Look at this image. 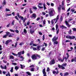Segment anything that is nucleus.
<instances>
[{"label":"nucleus","mask_w":76,"mask_h":76,"mask_svg":"<svg viewBox=\"0 0 76 76\" xmlns=\"http://www.w3.org/2000/svg\"><path fill=\"white\" fill-rule=\"evenodd\" d=\"M14 23H15V20H13L12 21V23H11V25L12 26L14 25H15Z\"/></svg>","instance_id":"obj_29"},{"label":"nucleus","mask_w":76,"mask_h":76,"mask_svg":"<svg viewBox=\"0 0 76 76\" xmlns=\"http://www.w3.org/2000/svg\"><path fill=\"white\" fill-rule=\"evenodd\" d=\"M45 47H42V51H45Z\"/></svg>","instance_id":"obj_36"},{"label":"nucleus","mask_w":76,"mask_h":76,"mask_svg":"<svg viewBox=\"0 0 76 76\" xmlns=\"http://www.w3.org/2000/svg\"><path fill=\"white\" fill-rule=\"evenodd\" d=\"M68 34H72V30L70 29V31H68Z\"/></svg>","instance_id":"obj_30"},{"label":"nucleus","mask_w":76,"mask_h":76,"mask_svg":"<svg viewBox=\"0 0 76 76\" xmlns=\"http://www.w3.org/2000/svg\"><path fill=\"white\" fill-rule=\"evenodd\" d=\"M66 55H67V58H69V53H66Z\"/></svg>","instance_id":"obj_55"},{"label":"nucleus","mask_w":76,"mask_h":76,"mask_svg":"<svg viewBox=\"0 0 76 76\" xmlns=\"http://www.w3.org/2000/svg\"><path fill=\"white\" fill-rule=\"evenodd\" d=\"M60 28H61L62 29H64V28H65V29H67V27L66 26H64V25H62V26H60Z\"/></svg>","instance_id":"obj_19"},{"label":"nucleus","mask_w":76,"mask_h":76,"mask_svg":"<svg viewBox=\"0 0 76 76\" xmlns=\"http://www.w3.org/2000/svg\"><path fill=\"white\" fill-rule=\"evenodd\" d=\"M38 7L39 9H43V7L39 6V5H38Z\"/></svg>","instance_id":"obj_44"},{"label":"nucleus","mask_w":76,"mask_h":76,"mask_svg":"<svg viewBox=\"0 0 76 76\" xmlns=\"http://www.w3.org/2000/svg\"><path fill=\"white\" fill-rule=\"evenodd\" d=\"M29 12L31 14L32 13H33V11L32 10L31 8L29 9Z\"/></svg>","instance_id":"obj_25"},{"label":"nucleus","mask_w":76,"mask_h":76,"mask_svg":"<svg viewBox=\"0 0 76 76\" xmlns=\"http://www.w3.org/2000/svg\"><path fill=\"white\" fill-rule=\"evenodd\" d=\"M26 74H27L28 76H30V75H31V74L30 72H26Z\"/></svg>","instance_id":"obj_24"},{"label":"nucleus","mask_w":76,"mask_h":76,"mask_svg":"<svg viewBox=\"0 0 76 76\" xmlns=\"http://www.w3.org/2000/svg\"><path fill=\"white\" fill-rule=\"evenodd\" d=\"M33 50L34 51H36L37 50V49L36 48L34 47L33 48Z\"/></svg>","instance_id":"obj_34"},{"label":"nucleus","mask_w":76,"mask_h":76,"mask_svg":"<svg viewBox=\"0 0 76 76\" xmlns=\"http://www.w3.org/2000/svg\"><path fill=\"white\" fill-rule=\"evenodd\" d=\"M6 34L3 37V38H7V36H8V35H9V34H10V32H9V31H7L6 32Z\"/></svg>","instance_id":"obj_4"},{"label":"nucleus","mask_w":76,"mask_h":76,"mask_svg":"<svg viewBox=\"0 0 76 76\" xmlns=\"http://www.w3.org/2000/svg\"><path fill=\"white\" fill-rule=\"evenodd\" d=\"M15 32H16V33H17V34H18V33H19V30H15Z\"/></svg>","instance_id":"obj_58"},{"label":"nucleus","mask_w":76,"mask_h":76,"mask_svg":"<svg viewBox=\"0 0 76 76\" xmlns=\"http://www.w3.org/2000/svg\"><path fill=\"white\" fill-rule=\"evenodd\" d=\"M33 45L34 46L36 47V46H37L38 45V44H33Z\"/></svg>","instance_id":"obj_54"},{"label":"nucleus","mask_w":76,"mask_h":76,"mask_svg":"<svg viewBox=\"0 0 76 76\" xmlns=\"http://www.w3.org/2000/svg\"><path fill=\"white\" fill-rule=\"evenodd\" d=\"M6 12H10V9L8 8H6Z\"/></svg>","instance_id":"obj_39"},{"label":"nucleus","mask_w":76,"mask_h":76,"mask_svg":"<svg viewBox=\"0 0 76 76\" xmlns=\"http://www.w3.org/2000/svg\"><path fill=\"white\" fill-rule=\"evenodd\" d=\"M3 4L4 5H6V1H4L3 2Z\"/></svg>","instance_id":"obj_51"},{"label":"nucleus","mask_w":76,"mask_h":76,"mask_svg":"<svg viewBox=\"0 0 76 76\" xmlns=\"http://www.w3.org/2000/svg\"><path fill=\"white\" fill-rule=\"evenodd\" d=\"M23 44H24V43L23 42H21L20 44H19L20 45H22Z\"/></svg>","instance_id":"obj_60"},{"label":"nucleus","mask_w":76,"mask_h":76,"mask_svg":"<svg viewBox=\"0 0 76 76\" xmlns=\"http://www.w3.org/2000/svg\"><path fill=\"white\" fill-rule=\"evenodd\" d=\"M65 22L66 24V25L68 27H70V26H71L69 25V23H68V22H67V21H65Z\"/></svg>","instance_id":"obj_11"},{"label":"nucleus","mask_w":76,"mask_h":76,"mask_svg":"<svg viewBox=\"0 0 76 76\" xmlns=\"http://www.w3.org/2000/svg\"><path fill=\"white\" fill-rule=\"evenodd\" d=\"M70 10V7H69L68 10L66 11V12H69Z\"/></svg>","instance_id":"obj_59"},{"label":"nucleus","mask_w":76,"mask_h":76,"mask_svg":"<svg viewBox=\"0 0 76 76\" xmlns=\"http://www.w3.org/2000/svg\"><path fill=\"white\" fill-rule=\"evenodd\" d=\"M43 8L44 9V10H46V9H47V8L46 7H45V3L43 4Z\"/></svg>","instance_id":"obj_22"},{"label":"nucleus","mask_w":76,"mask_h":76,"mask_svg":"<svg viewBox=\"0 0 76 76\" xmlns=\"http://www.w3.org/2000/svg\"><path fill=\"white\" fill-rule=\"evenodd\" d=\"M34 70H35V69L34 68H32L31 69V72H34Z\"/></svg>","instance_id":"obj_48"},{"label":"nucleus","mask_w":76,"mask_h":76,"mask_svg":"<svg viewBox=\"0 0 76 76\" xmlns=\"http://www.w3.org/2000/svg\"><path fill=\"white\" fill-rule=\"evenodd\" d=\"M39 19H40V18H37V19H36V20H37V21H38V20H39Z\"/></svg>","instance_id":"obj_64"},{"label":"nucleus","mask_w":76,"mask_h":76,"mask_svg":"<svg viewBox=\"0 0 76 76\" xmlns=\"http://www.w3.org/2000/svg\"><path fill=\"white\" fill-rule=\"evenodd\" d=\"M63 66H67V64H62Z\"/></svg>","instance_id":"obj_53"},{"label":"nucleus","mask_w":76,"mask_h":76,"mask_svg":"<svg viewBox=\"0 0 76 76\" xmlns=\"http://www.w3.org/2000/svg\"><path fill=\"white\" fill-rule=\"evenodd\" d=\"M37 17V15L36 14L33 13L32 15V18H34V19H35Z\"/></svg>","instance_id":"obj_16"},{"label":"nucleus","mask_w":76,"mask_h":76,"mask_svg":"<svg viewBox=\"0 0 76 76\" xmlns=\"http://www.w3.org/2000/svg\"><path fill=\"white\" fill-rule=\"evenodd\" d=\"M73 61H75L76 63V57H75L74 58H73L71 60V62H73Z\"/></svg>","instance_id":"obj_17"},{"label":"nucleus","mask_w":76,"mask_h":76,"mask_svg":"<svg viewBox=\"0 0 76 76\" xmlns=\"http://www.w3.org/2000/svg\"><path fill=\"white\" fill-rule=\"evenodd\" d=\"M26 20V17H25L24 18V19H23V23H25V21Z\"/></svg>","instance_id":"obj_43"},{"label":"nucleus","mask_w":76,"mask_h":76,"mask_svg":"<svg viewBox=\"0 0 76 76\" xmlns=\"http://www.w3.org/2000/svg\"><path fill=\"white\" fill-rule=\"evenodd\" d=\"M64 1H63L62 2L61 7H64Z\"/></svg>","instance_id":"obj_31"},{"label":"nucleus","mask_w":76,"mask_h":76,"mask_svg":"<svg viewBox=\"0 0 76 76\" xmlns=\"http://www.w3.org/2000/svg\"><path fill=\"white\" fill-rule=\"evenodd\" d=\"M15 18L17 20L19 21V18L17 16H15Z\"/></svg>","instance_id":"obj_41"},{"label":"nucleus","mask_w":76,"mask_h":76,"mask_svg":"<svg viewBox=\"0 0 76 76\" xmlns=\"http://www.w3.org/2000/svg\"><path fill=\"white\" fill-rule=\"evenodd\" d=\"M39 48H41V46H37V50H38V51H39V50H40Z\"/></svg>","instance_id":"obj_21"},{"label":"nucleus","mask_w":76,"mask_h":76,"mask_svg":"<svg viewBox=\"0 0 76 76\" xmlns=\"http://www.w3.org/2000/svg\"><path fill=\"white\" fill-rule=\"evenodd\" d=\"M33 9L34 10H37V8L35 7L34 6L33 7Z\"/></svg>","instance_id":"obj_46"},{"label":"nucleus","mask_w":76,"mask_h":76,"mask_svg":"<svg viewBox=\"0 0 76 76\" xmlns=\"http://www.w3.org/2000/svg\"><path fill=\"white\" fill-rule=\"evenodd\" d=\"M17 15L19 18H20L21 20H23V19H24V18H23V17L20 15H19V13H18L17 14Z\"/></svg>","instance_id":"obj_5"},{"label":"nucleus","mask_w":76,"mask_h":76,"mask_svg":"<svg viewBox=\"0 0 76 76\" xmlns=\"http://www.w3.org/2000/svg\"><path fill=\"white\" fill-rule=\"evenodd\" d=\"M9 30L10 31L12 32H15V31L12 29H9Z\"/></svg>","instance_id":"obj_49"},{"label":"nucleus","mask_w":76,"mask_h":76,"mask_svg":"<svg viewBox=\"0 0 76 76\" xmlns=\"http://www.w3.org/2000/svg\"><path fill=\"white\" fill-rule=\"evenodd\" d=\"M62 20H63V17H62V16H61L60 19V21L61 22Z\"/></svg>","instance_id":"obj_56"},{"label":"nucleus","mask_w":76,"mask_h":76,"mask_svg":"<svg viewBox=\"0 0 76 76\" xmlns=\"http://www.w3.org/2000/svg\"><path fill=\"white\" fill-rule=\"evenodd\" d=\"M55 64V60L54 59H53L51 61H50L49 63V64L51 65L52 64Z\"/></svg>","instance_id":"obj_7"},{"label":"nucleus","mask_w":76,"mask_h":76,"mask_svg":"<svg viewBox=\"0 0 76 76\" xmlns=\"http://www.w3.org/2000/svg\"><path fill=\"white\" fill-rule=\"evenodd\" d=\"M18 57H20V56L22 55V53L21 52H18Z\"/></svg>","instance_id":"obj_20"},{"label":"nucleus","mask_w":76,"mask_h":76,"mask_svg":"<svg viewBox=\"0 0 76 76\" xmlns=\"http://www.w3.org/2000/svg\"><path fill=\"white\" fill-rule=\"evenodd\" d=\"M50 68L48 67H47V72H50Z\"/></svg>","instance_id":"obj_40"},{"label":"nucleus","mask_w":76,"mask_h":76,"mask_svg":"<svg viewBox=\"0 0 76 76\" xmlns=\"http://www.w3.org/2000/svg\"><path fill=\"white\" fill-rule=\"evenodd\" d=\"M69 75V74L68 72H66L64 73V76H66L67 75Z\"/></svg>","instance_id":"obj_23"},{"label":"nucleus","mask_w":76,"mask_h":76,"mask_svg":"<svg viewBox=\"0 0 76 76\" xmlns=\"http://www.w3.org/2000/svg\"><path fill=\"white\" fill-rule=\"evenodd\" d=\"M72 29L73 30V31H75V32H76V29L75 28H72Z\"/></svg>","instance_id":"obj_45"},{"label":"nucleus","mask_w":76,"mask_h":76,"mask_svg":"<svg viewBox=\"0 0 76 76\" xmlns=\"http://www.w3.org/2000/svg\"><path fill=\"white\" fill-rule=\"evenodd\" d=\"M58 67H59V69L61 68V66L60 65H58Z\"/></svg>","instance_id":"obj_62"},{"label":"nucleus","mask_w":76,"mask_h":76,"mask_svg":"<svg viewBox=\"0 0 76 76\" xmlns=\"http://www.w3.org/2000/svg\"><path fill=\"white\" fill-rule=\"evenodd\" d=\"M61 69L62 70H64V69H65V67H64L62 65L61 66Z\"/></svg>","instance_id":"obj_50"},{"label":"nucleus","mask_w":76,"mask_h":76,"mask_svg":"<svg viewBox=\"0 0 76 76\" xmlns=\"http://www.w3.org/2000/svg\"><path fill=\"white\" fill-rule=\"evenodd\" d=\"M23 32H24V34H26V33H27V31H26V29H24V30Z\"/></svg>","instance_id":"obj_38"},{"label":"nucleus","mask_w":76,"mask_h":76,"mask_svg":"<svg viewBox=\"0 0 76 76\" xmlns=\"http://www.w3.org/2000/svg\"><path fill=\"white\" fill-rule=\"evenodd\" d=\"M1 69H5L6 70V69H7V66H6V65H5L4 66V67L3 66H2V65H1Z\"/></svg>","instance_id":"obj_13"},{"label":"nucleus","mask_w":76,"mask_h":76,"mask_svg":"<svg viewBox=\"0 0 76 76\" xmlns=\"http://www.w3.org/2000/svg\"><path fill=\"white\" fill-rule=\"evenodd\" d=\"M42 40L43 41L44 40V39H45V35L44 34L42 37Z\"/></svg>","instance_id":"obj_35"},{"label":"nucleus","mask_w":76,"mask_h":76,"mask_svg":"<svg viewBox=\"0 0 76 76\" xmlns=\"http://www.w3.org/2000/svg\"><path fill=\"white\" fill-rule=\"evenodd\" d=\"M58 44V42L57 41H55L53 43V45H57Z\"/></svg>","instance_id":"obj_18"},{"label":"nucleus","mask_w":76,"mask_h":76,"mask_svg":"<svg viewBox=\"0 0 76 76\" xmlns=\"http://www.w3.org/2000/svg\"><path fill=\"white\" fill-rule=\"evenodd\" d=\"M35 67V66H34V64H33L32 65H31V66H29V67Z\"/></svg>","instance_id":"obj_63"},{"label":"nucleus","mask_w":76,"mask_h":76,"mask_svg":"<svg viewBox=\"0 0 76 76\" xmlns=\"http://www.w3.org/2000/svg\"><path fill=\"white\" fill-rule=\"evenodd\" d=\"M10 71L11 73H12V72H13V67H11Z\"/></svg>","instance_id":"obj_27"},{"label":"nucleus","mask_w":76,"mask_h":76,"mask_svg":"<svg viewBox=\"0 0 76 76\" xmlns=\"http://www.w3.org/2000/svg\"><path fill=\"white\" fill-rule=\"evenodd\" d=\"M66 1L67 3H70V0H66Z\"/></svg>","instance_id":"obj_61"},{"label":"nucleus","mask_w":76,"mask_h":76,"mask_svg":"<svg viewBox=\"0 0 76 76\" xmlns=\"http://www.w3.org/2000/svg\"><path fill=\"white\" fill-rule=\"evenodd\" d=\"M58 60L60 61H61V62H63V61L64 60V58L63 59H61V58H58Z\"/></svg>","instance_id":"obj_15"},{"label":"nucleus","mask_w":76,"mask_h":76,"mask_svg":"<svg viewBox=\"0 0 76 76\" xmlns=\"http://www.w3.org/2000/svg\"><path fill=\"white\" fill-rule=\"evenodd\" d=\"M50 16H53V10L48 12Z\"/></svg>","instance_id":"obj_6"},{"label":"nucleus","mask_w":76,"mask_h":76,"mask_svg":"<svg viewBox=\"0 0 76 76\" xmlns=\"http://www.w3.org/2000/svg\"><path fill=\"white\" fill-rule=\"evenodd\" d=\"M10 34H9V35H8V37H13V36H12V35H13V34H11L10 33Z\"/></svg>","instance_id":"obj_26"},{"label":"nucleus","mask_w":76,"mask_h":76,"mask_svg":"<svg viewBox=\"0 0 76 76\" xmlns=\"http://www.w3.org/2000/svg\"><path fill=\"white\" fill-rule=\"evenodd\" d=\"M57 39H58V37H56V36H55L53 38L52 40L53 42V41H56Z\"/></svg>","instance_id":"obj_10"},{"label":"nucleus","mask_w":76,"mask_h":76,"mask_svg":"<svg viewBox=\"0 0 76 76\" xmlns=\"http://www.w3.org/2000/svg\"><path fill=\"white\" fill-rule=\"evenodd\" d=\"M46 21H45V20H43V25H45V22Z\"/></svg>","instance_id":"obj_47"},{"label":"nucleus","mask_w":76,"mask_h":76,"mask_svg":"<svg viewBox=\"0 0 76 76\" xmlns=\"http://www.w3.org/2000/svg\"><path fill=\"white\" fill-rule=\"evenodd\" d=\"M18 44V42H16L15 44V45L14 46V48H16V47H17V45Z\"/></svg>","instance_id":"obj_37"},{"label":"nucleus","mask_w":76,"mask_h":76,"mask_svg":"<svg viewBox=\"0 0 76 76\" xmlns=\"http://www.w3.org/2000/svg\"><path fill=\"white\" fill-rule=\"evenodd\" d=\"M43 74V76H47V72H45V68H44L42 71Z\"/></svg>","instance_id":"obj_9"},{"label":"nucleus","mask_w":76,"mask_h":76,"mask_svg":"<svg viewBox=\"0 0 76 76\" xmlns=\"http://www.w3.org/2000/svg\"><path fill=\"white\" fill-rule=\"evenodd\" d=\"M34 42L33 41H31V42L30 43L29 45L31 46V45H32L33 44Z\"/></svg>","instance_id":"obj_33"},{"label":"nucleus","mask_w":76,"mask_h":76,"mask_svg":"<svg viewBox=\"0 0 76 76\" xmlns=\"http://www.w3.org/2000/svg\"><path fill=\"white\" fill-rule=\"evenodd\" d=\"M58 19H59V15H58L56 18V19L55 18L53 19L54 20V22H55V20H56V21L55 23H57V20H58Z\"/></svg>","instance_id":"obj_8"},{"label":"nucleus","mask_w":76,"mask_h":76,"mask_svg":"<svg viewBox=\"0 0 76 76\" xmlns=\"http://www.w3.org/2000/svg\"><path fill=\"white\" fill-rule=\"evenodd\" d=\"M9 40H8L6 41L5 42V44H6V45H8V44H9Z\"/></svg>","instance_id":"obj_28"},{"label":"nucleus","mask_w":76,"mask_h":76,"mask_svg":"<svg viewBox=\"0 0 76 76\" xmlns=\"http://www.w3.org/2000/svg\"><path fill=\"white\" fill-rule=\"evenodd\" d=\"M66 38H69V39H74L76 38V37L73 36H69V35H67L66 36Z\"/></svg>","instance_id":"obj_2"},{"label":"nucleus","mask_w":76,"mask_h":76,"mask_svg":"<svg viewBox=\"0 0 76 76\" xmlns=\"http://www.w3.org/2000/svg\"><path fill=\"white\" fill-rule=\"evenodd\" d=\"M61 5H59V7H58V12H60V11H61Z\"/></svg>","instance_id":"obj_14"},{"label":"nucleus","mask_w":76,"mask_h":76,"mask_svg":"<svg viewBox=\"0 0 76 76\" xmlns=\"http://www.w3.org/2000/svg\"><path fill=\"white\" fill-rule=\"evenodd\" d=\"M56 31H57L56 34L57 35H58V33H59V32L60 31V30L59 29H58V25L56 24Z\"/></svg>","instance_id":"obj_3"},{"label":"nucleus","mask_w":76,"mask_h":76,"mask_svg":"<svg viewBox=\"0 0 76 76\" xmlns=\"http://www.w3.org/2000/svg\"><path fill=\"white\" fill-rule=\"evenodd\" d=\"M30 32L31 34H33L35 32V31L32 30V29H30Z\"/></svg>","instance_id":"obj_12"},{"label":"nucleus","mask_w":76,"mask_h":76,"mask_svg":"<svg viewBox=\"0 0 76 76\" xmlns=\"http://www.w3.org/2000/svg\"><path fill=\"white\" fill-rule=\"evenodd\" d=\"M7 28H9L10 26V23H9L8 25H7Z\"/></svg>","instance_id":"obj_57"},{"label":"nucleus","mask_w":76,"mask_h":76,"mask_svg":"<svg viewBox=\"0 0 76 76\" xmlns=\"http://www.w3.org/2000/svg\"><path fill=\"white\" fill-rule=\"evenodd\" d=\"M10 58L11 59H13L14 58V57H13V56H10Z\"/></svg>","instance_id":"obj_42"},{"label":"nucleus","mask_w":76,"mask_h":76,"mask_svg":"<svg viewBox=\"0 0 76 76\" xmlns=\"http://www.w3.org/2000/svg\"><path fill=\"white\" fill-rule=\"evenodd\" d=\"M19 67H18L17 66H16L15 67V69L16 70H18V69H19Z\"/></svg>","instance_id":"obj_32"},{"label":"nucleus","mask_w":76,"mask_h":76,"mask_svg":"<svg viewBox=\"0 0 76 76\" xmlns=\"http://www.w3.org/2000/svg\"><path fill=\"white\" fill-rule=\"evenodd\" d=\"M45 45V47H47V44L45 43V42H44L43 43Z\"/></svg>","instance_id":"obj_52"},{"label":"nucleus","mask_w":76,"mask_h":76,"mask_svg":"<svg viewBox=\"0 0 76 76\" xmlns=\"http://www.w3.org/2000/svg\"><path fill=\"white\" fill-rule=\"evenodd\" d=\"M37 57H38V58H41V56L40 55L38 54H37L36 55H35V54H34L31 56V58L32 60H38Z\"/></svg>","instance_id":"obj_1"}]
</instances>
